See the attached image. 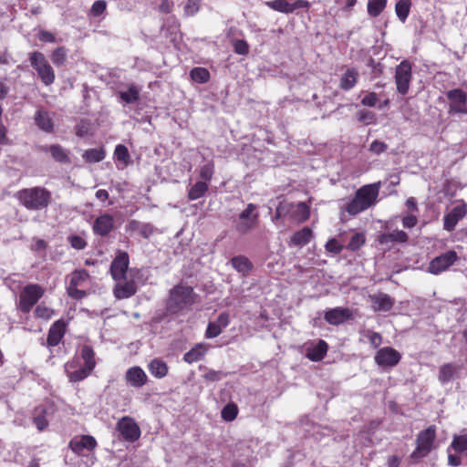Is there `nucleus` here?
<instances>
[{"instance_id":"nucleus-19","label":"nucleus","mask_w":467,"mask_h":467,"mask_svg":"<svg viewBox=\"0 0 467 467\" xmlns=\"http://www.w3.org/2000/svg\"><path fill=\"white\" fill-rule=\"evenodd\" d=\"M114 228V217L109 213L99 216L93 223V231L100 236H107Z\"/></svg>"},{"instance_id":"nucleus-60","label":"nucleus","mask_w":467,"mask_h":467,"mask_svg":"<svg viewBox=\"0 0 467 467\" xmlns=\"http://www.w3.org/2000/svg\"><path fill=\"white\" fill-rule=\"evenodd\" d=\"M106 9V2L102 0L96 1L91 7V12L94 16L101 15Z\"/></svg>"},{"instance_id":"nucleus-30","label":"nucleus","mask_w":467,"mask_h":467,"mask_svg":"<svg viewBox=\"0 0 467 467\" xmlns=\"http://www.w3.org/2000/svg\"><path fill=\"white\" fill-rule=\"evenodd\" d=\"M43 150H49L52 158L61 163H69L70 160L66 150L60 145H51L49 148L42 147Z\"/></svg>"},{"instance_id":"nucleus-18","label":"nucleus","mask_w":467,"mask_h":467,"mask_svg":"<svg viewBox=\"0 0 467 467\" xmlns=\"http://www.w3.org/2000/svg\"><path fill=\"white\" fill-rule=\"evenodd\" d=\"M125 379L130 386L141 388L147 383L148 377L140 367L134 366L126 371Z\"/></svg>"},{"instance_id":"nucleus-63","label":"nucleus","mask_w":467,"mask_h":467,"mask_svg":"<svg viewBox=\"0 0 467 467\" xmlns=\"http://www.w3.org/2000/svg\"><path fill=\"white\" fill-rule=\"evenodd\" d=\"M418 223V219L415 215L410 214L403 217L402 219V224L406 228H412L414 227Z\"/></svg>"},{"instance_id":"nucleus-10","label":"nucleus","mask_w":467,"mask_h":467,"mask_svg":"<svg viewBox=\"0 0 467 467\" xmlns=\"http://www.w3.org/2000/svg\"><path fill=\"white\" fill-rule=\"evenodd\" d=\"M411 80V65L407 60L400 62L395 72V83L397 90L401 95H406Z\"/></svg>"},{"instance_id":"nucleus-4","label":"nucleus","mask_w":467,"mask_h":467,"mask_svg":"<svg viewBox=\"0 0 467 467\" xmlns=\"http://www.w3.org/2000/svg\"><path fill=\"white\" fill-rule=\"evenodd\" d=\"M435 437L436 428L433 425L420 431L416 440V449L410 454V458L417 461L427 456L432 449Z\"/></svg>"},{"instance_id":"nucleus-58","label":"nucleus","mask_w":467,"mask_h":467,"mask_svg":"<svg viewBox=\"0 0 467 467\" xmlns=\"http://www.w3.org/2000/svg\"><path fill=\"white\" fill-rule=\"evenodd\" d=\"M374 119H375V115L371 111L361 110L358 112V120L367 125L373 122Z\"/></svg>"},{"instance_id":"nucleus-49","label":"nucleus","mask_w":467,"mask_h":467,"mask_svg":"<svg viewBox=\"0 0 467 467\" xmlns=\"http://www.w3.org/2000/svg\"><path fill=\"white\" fill-rule=\"evenodd\" d=\"M36 317L43 319H49L53 316V310L46 306L38 305L35 309Z\"/></svg>"},{"instance_id":"nucleus-53","label":"nucleus","mask_w":467,"mask_h":467,"mask_svg":"<svg viewBox=\"0 0 467 467\" xmlns=\"http://www.w3.org/2000/svg\"><path fill=\"white\" fill-rule=\"evenodd\" d=\"M387 149L388 145L385 142L379 140L372 141V143L369 146V150L377 155L384 152Z\"/></svg>"},{"instance_id":"nucleus-27","label":"nucleus","mask_w":467,"mask_h":467,"mask_svg":"<svg viewBox=\"0 0 467 467\" xmlns=\"http://www.w3.org/2000/svg\"><path fill=\"white\" fill-rule=\"evenodd\" d=\"M358 71L355 68H348L340 78L339 88L343 90L351 89L357 83Z\"/></svg>"},{"instance_id":"nucleus-35","label":"nucleus","mask_w":467,"mask_h":467,"mask_svg":"<svg viewBox=\"0 0 467 467\" xmlns=\"http://www.w3.org/2000/svg\"><path fill=\"white\" fill-rule=\"evenodd\" d=\"M119 95L127 104L136 103L140 99V89L136 86L131 85L128 90L119 91Z\"/></svg>"},{"instance_id":"nucleus-54","label":"nucleus","mask_w":467,"mask_h":467,"mask_svg":"<svg viewBox=\"0 0 467 467\" xmlns=\"http://www.w3.org/2000/svg\"><path fill=\"white\" fill-rule=\"evenodd\" d=\"M44 413V410H39V413L34 417V423L39 431H43L47 427V420L42 415Z\"/></svg>"},{"instance_id":"nucleus-22","label":"nucleus","mask_w":467,"mask_h":467,"mask_svg":"<svg viewBox=\"0 0 467 467\" xmlns=\"http://www.w3.org/2000/svg\"><path fill=\"white\" fill-rule=\"evenodd\" d=\"M78 364V360H72L66 364V371L67 373L69 380L72 382H78V381L83 380L92 371V370L87 371V368L84 366L82 368L77 369Z\"/></svg>"},{"instance_id":"nucleus-59","label":"nucleus","mask_w":467,"mask_h":467,"mask_svg":"<svg viewBox=\"0 0 467 467\" xmlns=\"http://www.w3.org/2000/svg\"><path fill=\"white\" fill-rule=\"evenodd\" d=\"M234 51L239 55H246L249 52V47L244 40H237L234 43Z\"/></svg>"},{"instance_id":"nucleus-20","label":"nucleus","mask_w":467,"mask_h":467,"mask_svg":"<svg viewBox=\"0 0 467 467\" xmlns=\"http://www.w3.org/2000/svg\"><path fill=\"white\" fill-rule=\"evenodd\" d=\"M66 332V323L59 319L56 321L49 328L47 346L48 348L57 346L63 338Z\"/></svg>"},{"instance_id":"nucleus-23","label":"nucleus","mask_w":467,"mask_h":467,"mask_svg":"<svg viewBox=\"0 0 467 467\" xmlns=\"http://www.w3.org/2000/svg\"><path fill=\"white\" fill-rule=\"evenodd\" d=\"M36 125L45 132H52L54 121L51 113L44 109H39L35 115Z\"/></svg>"},{"instance_id":"nucleus-44","label":"nucleus","mask_w":467,"mask_h":467,"mask_svg":"<svg viewBox=\"0 0 467 467\" xmlns=\"http://www.w3.org/2000/svg\"><path fill=\"white\" fill-rule=\"evenodd\" d=\"M114 155L118 161L127 165L130 161V153L126 146L119 144L116 146Z\"/></svg>"},{"instance_id":"nucleus-62","label":"nucleus","mask_w":467,"mask_h":467,"mask_svg":"<svg viewBox=\"0 0 467 467\" xmlns=\"http://www.w3.org/2000/svg\"><path fill=\"white\" fill-rule=\"evenodd\" d=\"M378 101V97H377V94L374 93V92H371L368 95H366L362 100H361V103L364 105V106H368V107H374L376 105Z\"/></svg>"},{"instance_id":"nucleus-48","label":"nucleus","mask_w":467,"mask_h":467,"mask_svg":"<svg viewBox=\"0 0 467 467\" xmlns=\"http://www.w3.org/2000/svg\"><path fill=\"white\" fill-rule=\"evenodd\" d=\"M451 448L458 452H462L467 450V437L461 435L453 438L451 444Z\"/></svg>"},{"instance_id":"nucleus-15","label":"nucleus","mask_w":467,"mask_h":467,"mask_svg":"<svg viewBox=\"0 0 467 467\" xmlns=\"http://www.w3.org/2000/svg\"><path fill=\"white\" fill-rule=\"evenodd\" d=\"M353 318V313L349 308L335 307L327 310L324 319L330 325L338 326Z\"/></svg>"},{"instance_id":"nucleus-13","label":"nucleus","mask_w":467,"mask_h":467,"mask_svg":"<svg viewBox=\"0 0 467 467\" xmlns=\"http://www.w3.org/2000/svg\"><path fill=\"white\" fill-rule=\"evenodd\" d=\"M117 429L121 437L128 441H135L140 438V428L130 417L121 418L117 423Z\"/></svg>"},{"instance_id":"nucleus-38","label":"nucleus","mask_w":467,"mask_h":467,"mask_svg":"<svg viewBox=\"0 0 467 467\" xmlns=\"http://www.w3.org/2000/svg\"><path fill=\"white\" fill-rule=\"evenodd\" d=\"M410 0H399L395 5V12L401 22H405L410 9Z\"/></svg>"},{"instance_id":"nucleus-29","label":"nucleus","mask_w":467,"mask_h":467,"mask_svg":"<svg viewBox=\"0 0 467 467\" xmlns=\"http://www.w3.org/2000/svg\"><path fill=\"white\" fill-rule=\"evenodd\" d=\"M312 237V231L308 227H305L302 230L295 233L291 239L290 244L302 246L308 244Z\"/></svg>"},{"instance_id":"nucleus-2","label":"nucleus","mask_w":467,"mask_h":467,"mask_svg":"<svg viewBox=\"0 0 467 467\" xmlns=\"http://www.w3.org/2000/svg\"><path fill=\"white\" fill-rule=\"evenodd\" d=\"M196 300V294L191 286L182 284L175 285L170 290L166 303L167 312L178 314L186 307L192 306Z\"/></svg>"},{"instance_id":"nucleus-28","label":"nucleus","mask_w":467,"mask_h":467,"mask_svg":"<svg viewBox=\"0 0 467 467\" xmlns=\"http://www.w3.org/2000/svg\"><path fill=\"white\" fill-rule=\"evenodd\" d=\"M148 368L150 374L158 379L164 378L168 373L167 364L159 358L152 359L150 362Z\"/></svg>"},{"instance_id":"nucleus-16","label":"nucleus","mask_w":467,"mask_h":467,"mask_svg":"<svg viewBox=\"0 0 467 467\" xmlns=\"http://www.w3.org/2000/svg\"><path fill=\"white\" fill-rule=\"evenodd\" d=\"M400 354L392 348H380L376 356L375 361L381 367H394L400 360Z\"/></svg>"},{"instance_id":"nucleus-55","label":"nucleus","mask_w":467,"mask_h":467,"mask_svg":"<svg viewBox=\"0 0 467 467\" xmlns=\"http://www.w3.org/2000/svg\"><path fill=\"white\" fill-rule=\"evenodd\" d=\"M224 377L222 371H216L213 369L208 370L204 375L203 379L208 381H219Z\"/></svg>"},{"instance_id":"nucleus-31","label":"nucleus","mask_w":467,"mask_h":467,"mask_svg":"<svg viewBox=\"0 0 467 467\" xmlns=\"http://www.w3.org/2000/svg\"><path fill=\"white\" fill-rule=\"evenodd\" d=\"M233 267L243 275L247 274L253 267L252 263L245 256H234L232 261Z\"/></svg>"},{"instance_id":"nucleus-14","label":"nucleus","mask_w":467,"mask_h":467,"mask_svg":"<svg viewBox=\"0 0 467 467\" xmlns=\"http://www.w3.org/2000/svg\"><path fill=\"white\" fill-rule=\"evenodd\" d=\"M68 446L73 452L83 455L85 451H93L97 446V441L95 438L90 435L76 436L71 439Z\"/></svg>"},{"instance_id":"nucleus-51","label":"nucleus","mask_w":467,"mask_h":467,"mask_svg":"<svg viewBox=\"0 0 467 467\" xmlns=\"http://www.w3.org/2000/svg\"><path fill=\"white\" fill-rule=\"evenodd\" d=\"M223 332V328L220 327L215 322H210L207 326L205 337L207 338H213L219 336Z\"/></svg>"},{"instance_id":"nucleus-11","label":"nucleus","mask_w":467,"mask_h":467,"mask_svg":"<svg viewBox=\"0 0 467 467\" xmlns=\"http://www.w3.org/2000/svg\"><path fill=\"white\" fill-rule=\"evenodd\" d=\"M457 260L458 255L455 251H447L430 262L428 271L433 275H439L448 270Z\"/></svg>"},{"instance_id":"nucleus-39","label":"nucleus","mask_w":467,"mask_h":467,"mask_svg":"<svg viewBox=\"0 0 467 467\" xmlns=\"http://www.w3.org/2000/svg\"><path fill=\"white\" fill-rule=\"evenodd\" d=\"M387 5V0H368V13L369 16L376 17L379 16L384 10Z\"/></svg>"},{"instance_id":"nucleus-36","label":"nucleus","mask_w":467,"mask_h":467,"mask_svg":"<svg viewBox=\"0 0 467 467\" xmlns=\"http://www.w3.org/2000/svg\"><path fill=\"white\" fill-rule=\"evenodd\" d=\"M94 357L95 354L93 349L89 346H83L81 349V358L84 361V367L87 368V371L94 369L96 365Z\"/></svg>"},{"instance_id":"nucleus-43","label":"nucleus","mask_w":467,"mask_h":467,"mask_svg":"<svg viewBox=\"0 0 467 467\" xmlns=\"http://www.w3.org/2000/svg\"><path fill=\"white\" fill-rule=\"evenodd\" d=\"M88 278V273L86 270L75 271L70 277L69 285L78 287Z\"/></svg>"},{"instance_id":"nucleus-56","label":"nucleus","mask_w":467,"mask_h":467,"mask_svg":"<svg viewBox=\"0 0 467 467\" xmlns=\"http://www.w3.org/2000/svg\"><path fill=\"white\" fill-rule=\"evenodd\" d=\"M69 242L72 247L78 250H82L87 245L86 241L78 235H73L69 237Z\"/></svg>"},{"instance_id":"nucleus-17","label":"nucleus","mask_w":467,"mask_h":467,"mask_svg":"<svg viewBox=\"0 0 467 467\" xmlns=\"http://www.w3.org/2000/svg\"><path fill=\"white\" fill-rule=\"evenodd\" d=\"M466 214V206L460 204L454 206L450 213L445 214L443 219V229L451 232L454 230L458 222L462 219Z\"/></svg>"},{"instance_id":"nucleus-41","label":"nucleus","mask_w":467,"mask_h":467,"mask_svg":"<svg viewBox=\"0 0 467 467\" xmlns=\"http://www.w3.org/2000/svg\"><path fill=\"white\" fill-rule=\"evenodd\" d=\"M191 78L197 83H206L210 78V73L206 68L194 67L190 72Z\"/></svg>"},{"instance_id":"nucleus-7","label":"nucleus","mask_w":467,"mask_h":467,"mask_svg":"<svg viewBox=\"0 0 467 467\" xmlns=\"http://www.w3.org/2000/svg\"><path fill=\"white\" fill-rule=\"evenodd\" d=\"M130 276L126 280L118 281L114 288V295L119 299L129 298L137 292V285L135 284V277L140 275L139 269H130L129 271Z\"/></svg>"},{"instance_id":"nucleus-37","label":"nucleus","mask_w":467,"mask_h":467,"mask_svg":"<svg viewBox=\"0 0 467 467\" xmlns=\"http://www.w3.org/2000/svg\"><path fill=\"white\" fill-rule=\"evenodd\" d=\"M292 211V217L297 222H304L309 217V208L308 206L303 202H298Z\"/></svg>"},{"instance_id":"nucleus-3","label":"nucleus","mask_w":467,"mask_h":467,"mask_svg":"<svg viewBox=\"0 0 467 467\" xmlns=\"http://www.w3.org/2000/svg\"><path fill=\"white\" fill-rule=\"evenodd\" d=\"M380 182L368 184L356 192L346 210L350 215H356L374 205L379 196Z\"/></svg>"},{"instance_id":"nucleus-6","label":"nucleus","mask_w":467,"mask_h":467,"mask_svg":"<svg viewBox=\"0 0 467 467\" xmlns=\"http://www.w3.org/2000/svg\"><path fill=\"white\" fill-rule=\"evenodd\" d=\"M43 295L44 289L40 285L35 284L26 285L19 296L18 308L23 313H29Z\"/></svg>"},{"instance_id":"nucleus-40","label":"nucleus","mask_w":467,"mask_h":467,"mask_svg":"<svg viewBox=\"0 0 467 467\" xmlns=\"http://www.w3.org/2000/svg\"><path fill=\"white\" fill-rule=\"evenodd\" d=\"M266 5L272 8L275 11H278L285 14L293 13V8H291V4L286 0H274L266 2Z\"/></svg>"},{"instance_id":"nucleus-57","label":"nucleus","mask_w":467,"mask_h":467,"mask_svg":"<svg viewBox=\"0 0 467 467\" xmlns=\"http://www.w3.org/2000/svg\"><path fill=\"white\" fill-rule=\"evenodd\" d=\"M154 232L155 227L151 223H142L139 234L144 238H149L154 234Z\"/></svg>"},{"instance_id":"nucleus-61","label":"nucleus","mask_w":467,"mask_h":467,"mask_svg":"<svg viewBox=\"0 0 467 467\" xmlns=\"http://www.w3.org/2000/svg\"><path fill=\"white\" fill-rule=\"evenodd\" d=\"M68 295L76 299H81L86 296V292L82 289H78V286L68 285Z\"/></svg>"},{"instance_id":"nucleus-45","label":"nucleus","mask_w":467,"mask_h":467,"mask_svg":"<svg viewBox=\"0 0 467 467\" xmlns=\"http://www.w3.org/2000/svg\"><path fill=\"white\" fill-rule=\"evenodd\" d=\"M214 173V164L213 161H208L200 167V177L205 182H210Z\"/></svg>"},{"instance_id":"nucleus-46","label":"nucleus","mask_w":467,"mask_h":467,"mask_svg":"<svg viewBox=\"0 0 467 467\" xmlns=\"http://www.w3.org/2000/svg\"><path fill=\"white\" fill-rule=\"evenodd\" d=\"M365 244V236L361 233H356L350 238L348 249L351 251L358 250Z\"/></svg>"},{"instance_id":"nucleus-32","label":"nucleus","mask_w":467,"mask_h":467,"mask_svg":"<svg viewBox=\"0 0 467 467\" xmlns=\"http://www.w3.org/2000/svg\"><path fill=\"white\" fill-rule=\"evenodd\" d=\"M408 241V234L401 230H395L389 234H382L379 236V242L381 244L389 242L405 243Z\"/></svg>"},{"instance_id":"nucleus-8","label":"nucleus","mask_w":467,"mask_h":467,"mask_svg":"<svg viewBox=\"0 0 467 467\" xmlns=\"http://www.w3.org/2000/svg\"><path fill=\"white\" fill-rule=\"evenodd\" d=\"M256 205L249 203L247 207L239 214L235 225L236 231L241 234H245L255 227L258 222V213H254Z\"/></svg>"},{"instance_id":"nucleus-21","label":"nucleus","mask_w":467,"mask_h":467,"mask_svg":"<svg viewBox=\"0 0 467 467\" xmlns=\"http://www.w3.org/2000/svg\"><path fill=\"white\" fill-rule=\"evenodd\" d=\"M369 299L375 311H389L395 304L394 298L385 293L371 295Z\"/></svg>"},{"instance_id":"nucleus-1","label":"nucleus","mask_w":467,"mask_h":467,"mask_svg":"<svg viewBox=\"0 0 467 467\" xmlns=\"http://www.w3.org/2000/svg\"><path fill=\"white\" fill-rule=\"evenodd\" d=\"M16 196L20 203L31 211L46 209L52 201L51 192L40 186L20 190Z\"/></svg>"},{"instance_id":"nucleus-25","label":"nucleus","mask_w":467,"mask_h":467,"mask_svg":"<svg viewBox=\"0 0 467 467\" xmlns=\"http://www.w3.org/2000/svg\"><path fill=\"white\" fill-rule=\"evenodd\" d=\"M327 349V343L320 339L316 345L306 348V357L312 361H320L325 358Z\"/></svg>"},{"instance_id":"nucleus-47","label":"nucleus","mask_w":467,"mask_h":467,"mask_svg":"<svg viewBox=\"0 0 467 467\" xmlns=\"http://www.w3.org/2000/svg\"><path fill=\"white\" fill-rule=\"evenodd\" d=\"M51 59L56 66H62L67 59L66 49L64 47L56 48L52 53Z\"/></svg>"},{"instance_id":"nucleus-52","label":"nucleus","mask_w":467,"mask_h":467,"mask_svg":"<svg viewBox=\"0 0 467 467\" xmlns=\"http://www.w3.org/2000/svg\"><path fill=\"white\" fill-rule=\"evenodd\" d=\"M326 249L329 253L338 254L343 250V246L336 239H330L326 244Z\"/></svg>"},{"instance_id":"nucleus-26","label":"nucleus","mask_w":467,"mask_h":467,"mask_svg":"<svg viewBox=\"0 0 467 467\" xmlns=\"http://www.w3.org/2000/svg\"><path fill=\"white\" fill-rule=\"evenodd\" d=\"M207 350L208 346L206 344L198 343L184 354L183 360L189 364L199 361L203 358Z\"/></svg>"},{"instance_id":"nucleus-64","label":"nucleus","mask_w":467,"mask_h":467,"mask_svg":"<svg viewBox=\"0 0 467 467\" xmlns=\"http://www.w3.org/2000/svg\"><path fill=\"white\" fill-rule=\"evenodd\" d=\"M214 322L220 327H222L223 329L229 325V322H230L229 315L227 313H222L219 315V317H217V320Z\"/></svg>"},{"instance_id":"nucleus-50","label":"nucleus","mask_w":467,"mask_h":467,"mask_svg":"<svg viewBox=\"0 0 467 467\" xmlns=\"http://www.w3.org/2000/svg\"><path fill=\"white\" fill-rule=\"evenodd\" d=\"M201 0H187L186 5H184V13L186 16H193L195 15L200 8Z\"/></svg>"},{"instance_id":"nucleus-42","label":"nucleus","mask_w":467,"mask_h":467,"mask_svg":"<svg viewBox=\"0 0 467 467\" xmlns=\"http://www.w3.org/2000/svg\"><path fill=\"white\" fill-rule=\"evenodd\" d=\"M238 413V408L234 403H229L226 406L223 407L222 410V418L224 420L232 421L234 420Z\"/></svg>"},{"instance_id":"nucleus-24","label":"nucleus","mask_w":467,"mask_h":467,"mask_svg":"<svg viewBox=\"0 0 467 467\" xmlns=\"http://www.w3.org/2000/svg\"><path fill=\"white\" fill-rule=\"evenodd\" d=\"M461 366L454 363H446L440 368L438 379L441 384H445L459 377Z\"/></svg>"},{"instance_id":"nucleus-9","label":"nucleus","mask_w":467,"mask_h":467,"mask_svg":"<svg viewBox=\"0 0 467 467\" xmlns=\"http://www.w3.org/2000/svg\"><path fill=\"white\" fill-rule=\"evenodd\" d=\"M450 100L449 114L467 115V94L461 88H454L446 93Z\"/></svg>"},{"instance_id":"nucleus-34","label":"nucleus","mask_w":467,"mask_h":467,"mask_svg":"<svg viewBox=\"0 0 467 467\" xmlns=\"http://www.w3.org/2000/svg\"><path fill=\"white\" fill-rule=\"evenodd\" d=\"M207 191L208 184L205 182H197L190 188L188 198L192 201L197 200L202 197Z\"/></svg>"},{"instance_id":"nucleus-12","label":"nucleus","mask_w":467,"mask_h":467,"mask_svg":"<svg viewBox=\"0 0 467 467\" xmlns=\"http://www.w3.org/2000/svg\"><path fill=\"white\" fill-rule=\"evenodd\" d=\"M129 263L128 253L119 252L110 265V273L114 280H126L127 276H130L128 272Z\"/></svg>"},{"instance_id":"nucleus-5","label":"nucleus","mask_w":467,"mask_h":467,"mask_svg":"<svg viewBox=\"0 0 467 467\" xmlns=\"http://www.w3.org/2000/svg\"><path fill=\"white\" fill-rule=\"evenodd\" d=\"M29 59L31 66L37 72L42 82L46 86L53 84L55 81V72L45 56L42 53L36 51L30 55Z\"/></svg>"},{"instance_id":"nucleus-33","label":"nucleus","mask_w":467,"mask_h":467,"mask_svg":"<svg viewBox=\"0 0 467 467\" xmlns=\"http://www.w3.org/2000/svg\"><path fill=\"white\" fill-rule=\"evenodd\" d=\"M82 157L89 163L99 162L105 158V150L103 148L89 149L85 150Z\"/></svg>"}]
</instances>
